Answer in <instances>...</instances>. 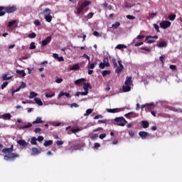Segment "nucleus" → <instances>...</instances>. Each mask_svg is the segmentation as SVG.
Wrapping results in <instances>:
<instances>
[{
    "label": "nucleus",
    "instance_id": "c9c22d12",
    "mask_svg": "<svg viewBox=\"0 0 182 182\" xmlns=\"http://www.w3.org/2000/svg\"><path fill=\"white\" fill-rule=\"evenodd\" d=\"M120 26V22L117 21L115 23L112 25V28H113V29H117V28H119Z\"/></svg>",
    "mask_w": 182,
    "mask_h": 182
},
{
    "label": "nucleus",
    "instance_id": "13d9d810",
    "mask_svg": "<svg viewBox=\"0 0 182 182\" xmlns=\"http://www.w3.org/2000/svg\"><path fill=\"white\" fill-rule=\"evenodd\" d=\"M169 68L171 70H177V66L174 65H171L169 66Z\"/></svg>",
    "mask_w": 182,
    "mask_h": 182
},
{
    "label": "nucleus",
    "instance_id": "de8ad7c7",
    "mask_svg": "<svg viewBox=\"0 0 182 182\" xmlns=\"http://www.w3.org/2000/svg\"><path fill=\"white\" fill-rule=\"evenodd\" d=\"M169 21H174L176 19V15L175 14H170L168 16Z\"/></svg>",
    "mask_w": 182,
    "mask_h": 182
},
{
    "label": "nucleus",
    "instance_id": "412c9836",
    "mask_svg": "<svg viewBox=\"0 0 182 182\" xmlns=\"http://www.w3.org/2000/svg\"><path fill=\"white\" fill-rule=\"evenodd\" d=\"M16 73H17V75H20V76H22V77H25V76H26V73H25L23 70H16Z\"/></svg>",
    "mask_w": 182,
    "mask_h": 182
},
{
    "label": "nucleus",
    "instance_id": "9d476101",
    "mask_svg": "<svg viewBox=\"0 0 182 182\" xmlns=\"http://www.w3.org/2000/svg\"><path fill=\"white\" fill-rule=\"evenodd\" d=\"M30 127H32V123L26 122L23 126L19 127V130H25V129H30Z\"/></svg>",
    "mask_w": 182,
    "mask_h": 182
},
{
    "label": "nucleus",
    "instance_id": "7c9ffc66",
    "mask_svg": "<svg viewBox=\"0 0 182 182\" xmlns=\"http://www.w3.org/2000/svg\"><path fill=\"white\" fill-rule=\"evenodd\" d=\"M80 69V66L79 64H75L70 68V70H79Z\"/></svg>",
    "mask_w": 182,
    "mask_h": 182
},
{
    "label": "nucleus",
    "instance_id": "4c0bfd02",
    "mask_svg": "<svg viewBox=\"0 0 182 182\" xmlns=\"http://www.w3.org/2000/svg\"><path fill=\"white\" fill-rule=\"evenodd\" d=\"M37 139L36 137H33L31 138V144H33V146H36L37 143Z\"/></svg>",
    "mask_w": 182,
    "mask_h": 182
},
{
    "label": "nucleus",
    "instance_id": "4be33fe9",
    "mask_svg": "<svg viewBox=\"0 0 182 182\" xmlns=\"http://www.w3.org/2000/svg\"><path fill=\"white\" fill-rule=\"evenodd\" d=\"M89 94V91H85V92H77L75 94V96H77V97H79L80 95L81 96H87V95Z\"/></svg>",
    "mask_w": 182,
    "mask_h": 182
},
{
    "label": "nucleus",
    "instance_id": "37998d69",
    "mask_svg": "<svg viewBox=\"0 0 182 182\" xmlns=\"http://www.w3.org/2000/svg\"><path fill=\"white\" fill-rule=\"evenodd\" d=\"M96 65H97V62L91 63L89 66V69H95V68L96 67Z\"/></svg>",
    "mask_w": 182,
    "mask_h": 182
},
{
    "label": "nucleus",
    "instance_id": "6ab92c4d",
    "mask_svg": "<svg viewBox=\"0 0 182 182\" xmlns=\"http://www.w3.org/2000/svg\"><path fill=\"white\" fill-rule=\"evenodd\" d=\"M167 42L164 41L159 42V44L157 45L158 48H167Z\"/></svg>",
    "mask_w": 182,
    "mask_h": 182
},
{
    "label": "nucleus",
    "instance_id": "f03ea898",
    "mask_svg": "<svg viewBox=\"0 0 182 182\" xmlns=\"http://www.w3.org/2000/svg\"><path fill=\"white\" fill-rule=\"evenodd\" d=\"M133 85V81L132 77H129L124 82V85L122 86V90L124 92H130L132 90V86Z\"/></svg>",
    "mask_w": 182,
    "mask_h": 182
},
{
    "label": "nucleus",
    "instance_id": "dca6fc26",
    "mask_svg": "<svg viewBox=\"0 0 182 182\" xmlns=\"http://www.w3.org/2000/svg\"><path fill=\"white\" fill-rule=\"evenodd\" d=\"M63 96L67 97L68 99H70V94L68 92H60L58 96V99H60Z\"/></svg>",
    "mask_w": 182,
    "mask_h": 182
},
{
    "label": "nucleus",
    "instance_id": "aec40b11",
    "mask_svg": "<svg viewBox=\"0 0 182 182\" xmlns=\"http://www.w3.org/2000/svg\"><path fill=\"white\" fill-rule=\"evenodd\" d=\"M41 123H43V121H42V117H38L36 120L32 122V124H39Z\"/></svg>",
    "mask_w": 182,
    "mask_h": 182
},
{
    "label": "nucleus",
    "instance_id": "f704fd0d",
    "mask_svg": "<svg viewBox=\"0 0 182 182\" xmlns=\"http://www.w3.org/2000/svg\"><path fill=\"white\" fill-rule=\"evenodd\" d=\"M89 86H90V83L89 82H87V83H85L83 85V89L85 92H89Z\"/></svg>",
    "mask_w": 182,
    "mask_h": 182
},
{
    "label": "nucleus",
    "instance_id": "052dcab7",
    "mask_svg": "<svg viewBox=\"0 0 182 182\" xmlns=\"http://www.w3.org/2000/svg\"><path fill=\"white\" fill-rule=\"evenodd\" d=\"M97 137H99V135L97 134H95L91 136V139L92 140H96V139H97Z\"/></svg>",
    "mask_w": 182,
    "mask_h": 182
},
{
    "label": "nucleus",
    "instance_id": "ddd939ff",
    "mask_svg": "<svg viewBox=\"0 0 182 182\" xmlns=\"http://www.w3.org/2000/svg\"><path fill=\"white\" fill-rule=\"evenodd\" d=\"M41 153V151L38 149V148H32L31 149V156H38Z\"/></svg>",
    "mask_w": 182,
    "mask_h": 182
},
{
    "label": "nucleus",
    "instance_id": "680f3d73",
    "mask_svg": "<svg viewBox=\"0 0 182 182\" xmlns=\"http://www.w3.org/2000/svg\"><path fill=\"white\" fill-rule=\"evenodd\" d=\"M25 87H26V83L22 82H21V85H20V88H21V89H25Z\"/></svg>",
    "mask_w": 182,
    "mask_h": 182
},
{
    "label": "nucleus",
    "instance_id": "bb28decb",
    "mask_svg": "<svg viewBox=\"0 0 182 182\" xmlns=\"http://www.w3.org/2000/svg\"><path fill=\"white\" fill-rule=\"evenodd\" d=\"M109 58L111 59L114 68H117V61H116V58L114 57H109Z\"/></svg>",
    "mask_w": 182,
    "mask_h": 182
},
{
    "label": "nucleus",
    "instance_id": "c756f323",
    "mask_svg": "<svg viewBox=\"0 0 182 182\" xmlns=\"http://www.w3.org/2000/svg\"><path fill=\"white\" fill-rule=\"evenodd\" d=\"M34 102L35 103H36V105H38V106H43V103L42 102V100H41V99L35 97Z\"/></svg>",
    "mask_w": 182,
    "mask_h": 182
},
{
    "label": "nucleus",
    "instance_id": "473e14b6",
    "mask_svg": "<svg viewBox=\"0 0 182 182\" xmlns=\"http://www.w3.org/2000/svg\"><path fill=\"white\" fill-rule=\"evenodd\" d=\"M112 71H110V70H103L102 73V75L103 76V77H105V76H107V75H110Z\"/></svg>",
    "mask_w": 182,
    "mask_h": 182
},
{
    "label": "nucleus",
    "instance_id": "a211bd4d",
    "mask_svg": "<svg viewBox=\"0 0 182 182\" xmlns=\"http://www.w3.org/2000/svg\"><path fill=\"white\" fill-rule=\"evenodd\" d=\"M9 74V73H4L2 75V80H11V79H12V77H14V76H9L8 77Z\"/></svg>",
    "mask_w": 182,
    "mask_h": 182
},
{
    "label": "nucleus",
    "instance_id": "423d86ee",
    "mask_svg": "<svg viewBox=\"0 0 182 182\" xmlns=\"http://www.w3.org/2000/svg\"><path fill=\"white\" fill-rule=\"evenodd\" d=\"M15 11H16V6H4V11L7 14H12L13 12H15Z\"/></svg>",
    "mask_w": 182,
    "mask_h": 182
},
{
    "label": "nucleus",
    "instance_id": "b1692460",
    "mask_svg": "<svg viewBox=\"0 0 182 182\" xmlns=\"http://www.w3.org/2000/svg\"><path fill=\"white\" fill-rule=\"evenodd\" d=\"M154 106V104H144L141 106V109H144V107H146L147 109H151Z\"/></svg>",
    "mask_w": 182,
    "mask_h": 182
},
{
    "label": "nucleus",
    "instance_id": "e2e57ef3",
    "mask_svg": "<svg viewBox=\"0 0 182 182\" xmlns=\"http://www.w3.org/2000/svg\"><path fill=\"white\" fill-rule=\"evenodd\" d=\"M43 136H38V137L37 138V141H43Z\"/></svg>",
    "mask_w": 182,
    "mask_h": 182
},
{
    "label": "nucleus",
    "instance_id": "e433bc0d",
    "mask_svg": "<svg viewBox=\"0 0 182 182\" xmlns=\"http://www.w3.org/2000/svg\"><path fill=\"white\" fill-rule=\"evenodd\" d=\"M38 96V93L35 92H31L29 95V99H33V97H36Z\"/></svg>",
    "mask_w": 182,
    "mask_h": 182
},
{
    "label": "nucleus",
    "instance_id": "3c124183",
    "mask_svg": "<svg viewBox=\"0 0 182 182\" xmlns=\"http://www.w3.org/2000/svg\"><path fill=\"white\" fill-rule=\"evenodd\" d=\"M154 28L156 32H160V27L157 24H154Z\"/></svg>",
    "mask_w": 182,
    "mask_h": 182
},
{
    "label": "nucleus",
    "instance_id": "864d4df0",
    "mask_svg": "<svg viewBox=\"0 0 182 182\" xmlns=\"http://www.w3.org/2000/svg\"><path fill=\"white\" fill-rule=\"evenodd\" d=\"M33 23L36 26H41V21H39V20H35Z\"/></svg>",
    "mask_w": 182,
    "mask_h": 182
},
{
    "label": "nucleus",
    "instance_id": "72a5a7b5",
    "mask_svg": "<svg viewBox=\"0 0 182 182\" xmlns=\"http://www.w3.org/2000/svg\"><path fill=\"white\" fill-rule=\"evenodd\" d=\"M5 15V6H0V16Z\"/></svg>",
    "mask_w": 182,
    "mask_h": 182
},
{
    "label": "nucleus",
    "instance_id": "393cba45",
    "mask_svg": "<svg viewBox=\"0 0 182 182\" xmlns=\"http://www.w3.org/2000/svg\"><path fill=\"white\" fill-rule=\"evenodd\" d=\"M115 48L116 49H119V50H122V49H127V46L124 44H118Z\"/></svg>",
    "mask_w": 182,
    "mask_h": 182
},
{
    "label": "nucleus",
    "instance_id": "f8f14e48",
    "mask_svg": "<svg viewBox=\"0 0 182 182\" xmlns=\"http://www.w3.org/2000/svg\"><path fill=\"white\" fill-rule=\"evenodd\" d=\"M85 9V8L83 6H82V5H80L77 9V11H75L74 13L75 14V15H77V16H79V15H80V14H82L83 12V10Z\"/></svg>",
    "mask_w": 182,
    "mask_h": 182
},
{
    "label": "nucleus",
    "instance_id": "8fccbe9b",
    "mask_svg": "<svg viewBox=\"0 0 182 182\" xmlns=\"http://www.w3.org/2000/svg\"><path fill=\"white\" fill-rule=\"evenodd\" d=\"M127 19H129V21H133V19H136V17L132 15H127Z\"/></svg>",
    "mask_w": 182,
    "mask_h": 182
},
{
    "label": "nucleus",
    "instance_id": "49530a36",
    "mask_svg": "<svg viewBox=\"0 0 182 182\" xmlns=\"http://www.w3.org/2000/svg\"><path fill=\"white\" fill-rule=\"evenodd\" d=\"M132 114H134V112H131L127 114H125L124 117H126L127 119H130V116H132Z\"/></svg>",
    "mask_w": 182,
    "mask_h": 182
},
{
    "label": "nucleus",
    "instance_id": "6e6552de",
    "mask_svg": "<svg viewBox=\"0 0 182 182\" xmlns=\"http://www.w3.org/2000/svg\"><path fill=\"white\" fill-rule=\"evenodd\" d=\"M139 136L142 139V140H146L149 136H150V134L149 132H146L144 131H141L139 132Z\"/></svg>",
    "mask_w": 182,
    "mask_h": 182
},
{
    "label": "nucleus",
    "instance_id": "774afa93",
    "mask_svg": "<svg viewBox=\"0 0 182 182\" xmlns=\"http://www.w3.org/2000/svg\"><path fill=\"white\" fill-rule=\"evenodd\" d=\"M106 137V134H101L100 135V139H101V140H103V139H105Z\"/></svg>",
    "mask_w": 182,
    "mask_h": 182
},
{
    "label": "nucleus",
    "instance_id": "79ce46f5",
    "mask_svg": "<svg viewBox=\"0 0 182 182\" xmlns=\"http://www.w3.org/2000/svg\"><path fill=\"white\" fill-rule=\"evenodd\" d=\"M28 38L30 39H35V38H36V33H31L28 34Z\"/></svg>",
    "mask_w": 182,
    "mask_h": 182
},
{
    "label": "nucleus",
    "instance_id": "bf43d9fd",
    "mask_svg": "<svg viewBox=\"0 0 182 182\" xmlns=\"http://www.w3.org/2000/svg\"><path fill=\"white\" fill-rule=\"evenodd\" d=\"M63 82V78H57L55 80V83H62Z\"/></svg>",
    "mask_w": 182,
    "mask_h": 182
},
{
    "label": "nucleus",
    "instance_id": "5701e85b",
    "mask_svg": "<svg viewBox=\"0 0 182 182\" xmlns=\"http://www.w3.org/2000/svg\"><path fill=\"white\" fill-rule=\"evenodd\" d=\"M141 126L143 129H148L149 126H150V124L147 121H141Z\"/></svg>",
    "mask_w": 182,
    "mask_h": 182
},
{
    "label": "nucleus",
    "instance_id": "39448f33",
    "mask_svg": "<svg viewBox=\"0 0 182 182\" xmlns=\"http://www.w3.org/2000/svg\"><path fill=\"white\" fill-rule=\"evenodd\" d=\"M119 66H117L115 69V73H117V75H119V73H122L123 72V70L124 69V66L123 64H122V60H118Z\"/></svg>",
    "mask_w": 182,
    "mask_h": 182
},
{
    "label": "nucleus",
    "instance_id": "7ed1b4c3",
    "mask_svg": "<svg viewBox=\"0 0 182 182\" xmlns=\"http://www.w3.org/2000/svg\"><path fill=\"white\" fill-rule=\"evenodd\" d=\"M41 15H43L44 19L46 22L50 23L52 22V16L50 15V9H46L41 13Z\"/></svg>",
    "mask_w": 182,
    "mask_h": 182
},
{
    "label": "nucleus",
    "instance_id": "6e6d98bb",
    "mask_svg": "<svg viewBox=\"0 0 182 182\" xmlns=\"http://www.w3.org/2000/svg\"><path fill=\"white\" fill-rule=\"evenodd\" d=\"M107 66L105 65V63H100V64H99V68H100V69H105V68H106Z\"/></svg>",
    "mask_w": 182,
    "mask_h": 182
},
{
    "label": "nucleus",
    "instance_id": "a19ab883",
    "mask_svg": "<svg viewBox=\"0 0 182 182\" xmlns=\"http://www.w3.org/2000/svg\"><path fill=\"white\" fill-rule=\"evenodd\" d=\"M9 84V82L8 81L4 82L1 87V90H4V89H5V87H6V86H8V85Z\"/></svg>",
    "mask_w": 182,
    "mask_h": 182
},
{
    "label": "nucleus",
    "instance_id": "4468645a",
    "mask_svg": "<svg viewBox=\"0 0 182 182\" xmlns=\"http://www.w3.org/2000/svg\"><path fill=\"white\" fill-rule=\"evenodd\" d=\"M106 112H107V113H119V112H120V109H119V108H114V109L107 108Z\"/></svg>",
    "mask_w": 182,
    "mask_h": 182
},
{
    "label": "nucleus",
    "instance_id": "cd10ccee",
    "mask_svg": "<svg viewBox=\"0 0 182 182\" xmlns=\"http://www.w3.org/2000/svg\"><path fill=\"white\" fill-rule=\"evenodd\" d=\"M51 144H53V141L48 140V141H45L43 146L45 147H49V146H51Z\"/></svg>",
    "mask_w": 182,
    "mask_h": 182
},
{
    "label": "nucleus",
    "instance_id": "09e8293b",
    "mask_svg": "<svg viewBox=\"0 0 182 182\" xmlns=\"http://www.w3.org/2000/svg\"><path fill=\"white\" fill-rule=\"evenodd\" d=\"M16 22V21H9L8 25L9 28H12V26L15 25Z\"/></svg>",
    "mask_w": 182,
    "mask_h": 182
},
{
    "label": "nucleus",
    "instance_id": "a878e982",
    "mask_svg": "<svg viewBox=\"0 0 182 182\" xmlns=\"http://www.w3.org/2000/svg\"><path fill=\"white\" fill-rule=\"evenodd\" d=\"M81 149H82V145L80 144H75L71 146V150H81Z\"/></svg>",
    "mask_w": 182,
    "mask_h": 182
},
{
    "label": "nucleus",
    "instance_id": "1a4fd4ad",
    "mask_svg": "<svg viewBox=\"0 0 182 182\" xmlns=\"http://www.w3.org/2000/svg\"><path fill=\"white\" fill-rule=\"evenodd\" d=\"M50 41H52V36H49L45 40L42 41V46H46L48 43H50Z\"/></svg>",
    "mask_w": 182,
    "mask_h": 182
},
{
    "label": "nucleus",
    "instance_id": "c03bdc74",
    "mask_svg": "<svg viewBox=\"0 0 182 182\" xmlns=\"http://www.w3.org/2000/svg\"><path fill=\"white\" fill-rule=\"evenodd\" d=\"M108 122L107 119L98 120L99 124H107Z\"/></svg>",
    "mask_w": 182,
    "mask_h": 182
},
{
    "label": "nucleus",
    "instance_id": "69168bd1",
    "mask_svg": "<svg viewBox=\"0 0 182 182\" xmlns=\"http://www.w3.org/2000/svg\"><path fill=\"white\" fill-rule=\"evenodd\" d=\"M100 147V144L96 142L94 144V149H99Z\"/></svg>",
    "mask_w": 182,
    "mask_h": 182
},
{
    "label": "nucleus",
    "instance_id": "c85d7f7f",
    "mask_svg": "<svg viewBox=\"0 0 182 182\" xmlns=\"http://www.w3.org/2000/svg\"><path fill=\"white\" fill-rule=\"evenodd\" d=\"M85 80H86V79H85V78H80L78 80H76L75 81V85H82V83H83V82H85Z\"/></svg>",
    "mask_w": 182,
    "mask_h": 182
},
{
    "label": "nucleus",
    "instance_id": "ea45409f",
    "mask_svg": "<svg viewBox=\"0 0 182 182\" xmlns=\"http://www.w3.org/2000/svg\"><path fill=\"white\" fill-rule=\"evenodd\" d=\"M88 5H90V1H85L82 4H81V6L84 8H86V6H88Z\"/></svg>",
    "mask_w": 182,
    "mask_h": 182
},
{
    "label": "nucleus",
    "instance_id": "58836bf2",
    "mask_svg": "<svg viewBox=\"0 0 182 182\" xmlns=\"http://www.w3.org/2000/svg\"><path fill=\"white\" fill-rule=\"evenodd\" d=\"M93 112V109H88L86 110V113L84 114V116L86 117V116H89V114H91V113Z\"/></svg>",
    "mask_w": 182,
    "mask_h": 182
},
{
    "label": "nucleus",
    "instance_id": "4d7b16f0",
    "mask_svg": "<svg viewBox=\"0 0 182 182\" xmlns=\"http://www.w3.org/2000/svg\"><path fill=\"white\" fill-rule=\"evenodd\" d=\"M53 96H55V92H53L52 94L49 95L48 93L46 94V97L47 98H50V97H53Z\"/></svg>",
    "mask_w": 182,
    "mask_h": 182
},
{
    "label": "nucleus",
    "instance_id": "0eeeda50",
    "mask_svg": "<svg viewBox=\"0 0 182 182\" xmlns=\"http://www.w3.org/2000/svg\"><path fill=\"white\" fill-rule=\"evenodd\" d=\"M171 25V22L168 21H164L160 23V26L162 29H167V28H169Z\"/></svg>",
    "mask_w": 182,
    "mask_h": 182
},
{
    "label": "nucleus",
    "instance_id": "f3484780",
    "mask_svg": "<svg viewBox=\"0 0 182 182\" xmlns=\"http://www.w3.org/2000/svg\"><path fill=\"white\" fill-rule=\"evenodd\" d=\"M11 117H12V115H11L10 113L4 114L1 116V119H3L4 120H11Z\"/></svg>",
    "mask_w": 182,
    "mask_h": 182
},
{
    "label": "nucleus",
    "instance_id": "338daca9",
    "mask_svg": "<svg viewBox=\"0 0 182 182\" xmlns=\"http://www.w3.org/2000/svg\"><path fill=\"white\" fill-rule=\"evenodd\" d=\"M70 107H79V105L77 103L70 104Z\"/></svg>",
    "mask_w": 182,
    "mask_h": 182
},
{
    "label": "nucleus",
    "instance_id": "2f4dec72",
    "mask_svg": "<svg viewBox=\"0 0 182 182\" xmlns=\"http://www.w3.org/2000/svg\"><path fill=\"white\" fill-rule=\"evenodd\" d=\"M104 65H105L107 66V68H109V66H110V63H109V58H105L103 59V63Z\"/></svg>",
    "mask_w": 182,
    "mask_h": 182
},
{
    "label": "nucleus",
    "instance_id": "2eb2a0df",
    "mask_svg": "<svg viewBox=\"0 0 182 182\" xmlns=\"http://www.w3.org/2000/svg\"><path fill=\"white\" fill-rule=\"evenodd\" d=\"M89 126L84 127V128H76V129H72L71 132L72 133H74V134H76V133H79V132H82L83 129H87Z\"/></svg>",
    "mask_w": 182,
    "mask_h": 182
},
{
    "label": "nucleus",
    "instance_id": "f257e3e1",
    "mask_svg": "<svg viewBox=\"0 0 182 182\" xmlns=\"http://www.w3.org/2000/svg\"><path fill=\"white\" fill-rule=\"evenodd\" d=\"M1 151L4 154H9L4 156V159L6 160V161H14L15 159L19 157V154L12 153V151H14V145H11L10 148L2 149Z\"/></svg>",
    "mask_w": 182,
    "mask_h": 182
},
{
    "label": "nucleus",
    "instance_id": "0e129e2a",
    "mask_svg": "<svg viewBox=\"0 0 182 182\" xmlns=\"http://www.w3.org/2000/svg\"><path fill=\"white\" fill-rule=\"evenodd\" d=\"M34 132L36 134H38V133H40L41 132H42V129H41V128H36Z\"/></svg>",
    "mask_w": 182,
    "mask_h": 182
},
{
    "label": "nucleus",
    "instance_id": "a18cd8bd",
    "mask_svg": "<svg viewBox=\"0 0 182 182\" xmlns=\"http://www.w3.org/2000/svg\"><path fill=\"white\" fill-rule=\"evenodd\" d=\"M36 48V46L35 45V42H31L30 44L29 49L33 50Z\"/></svg>",
    "mask_w": 182,
    "mask_h": 182
},
{
    "label": "nucleus",
    "instance_id": "9b49d317",
    "mask_svg": "<svg viewBox=\"0 0 182 182\" xmlns=\"http://www.w3.org/2000/svg\"><path fill=\"white\" fill-rule=\"evenodd\" d=\"M17 144H18V145L21 146L22 147L28 146V142H26V141L23 139L18 140Z\"/></svg>",
    "mask_w": 182,
    "mask_h": 182
},
{
    "label": "nucleus",
    "instance_id": "603ef678",
    "mask_svg": "<svg viewBox=\"0 0 182 182\" xmlns=\"http://www.w3.org/2000/svg\"><path fill=\"white\" fill-rule=\"evenodd\" d=\"M133 6H134V4H130L129 3H126L124 5L125 8H132Z\"/></svg>",
    "mask_w": 182,
    "mask_h": 182
},
{
    "label": "nucleus",
    "instance_id": "20e7f679",
    "mask_svg": "<svg viewBox=\"0 0 182 182\" xmlns=\"http://www.w3.org/2000/svg\"><path fill=\"white\" fill-rule=\"evenodd\" d=\"M114 122L118 123L117 126H121L122 127H124V126H126V124H127L126 119H124L123 117H116L114 119Z\"/></svg>",
    "mask_w": 182,
    "mask_h": 182
},
{
    "label": "nucleus",
    "instance_id": "5fc2aeb1",
    "mask_svg": "<svg viewBox=\"0 0 182 182\" xmlns=\"http://www.w3.org/2000/svg\"><path fill=\"white\" fill-rule=\"evenodd\" d=\"M93 35H94V36H96L97 38H100V36H102V35H100V33H99V32H97V31H94Z\"/></svg>",
    "mask_w": 182,
    "mask_h": 182
}]
</instances>
